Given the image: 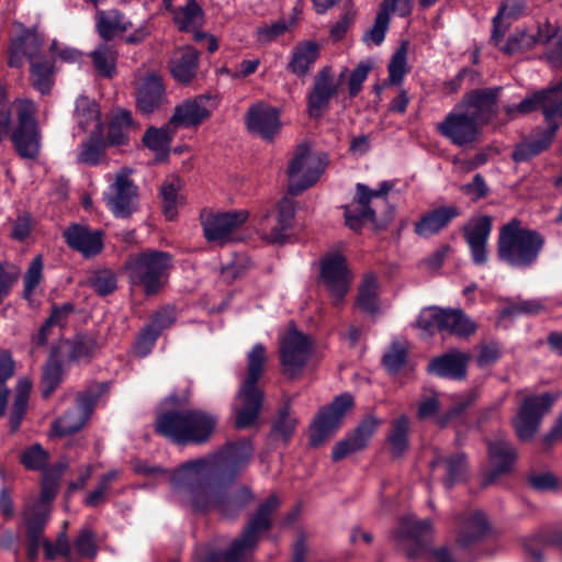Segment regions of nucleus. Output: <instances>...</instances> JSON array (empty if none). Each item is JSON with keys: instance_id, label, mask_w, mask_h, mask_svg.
Masks as SVG:
<instances>
[{"instance_id": "obj_1", "label": "nucleus", "mask_w": 562, "mask_h": 562, "mask_svg": "<svg viewBox=\"0 0 562 562\" xmlns=\"http://www.w3.org/2000/svg\"><path fill=\"white\" fill-rule=\"evenodd\" d=\"M544 243L539 232L524 227L518 218H512L499 228L497 256L510 267L529 268L537 262Z\"/></svg>"}, {"instance_id": "obj_2", "label": "nucleus", "mask_w": 562, "mask_h": 562, "mask_svg": "<svg viewBox=\"0 0 562 562\" xmlns=\"http://www.w3.org/2000/svg\"><path fill=\"white\" fill-rule=\"evenodd\" d=\"M268 360L267 348L258 342L247 352L246 372L241 379L237 394L240 406L235 407V427L244 429L250 427L257 419L263 393L258 386Z\"/></svg>"}, {"instance_id": "obj_3", "label": "nucleus", "mask_w": 562, "mask_h": 562, "mask_svg": "<svg viewBox=\"0 0 562 562\" xmlns=\"http://www.w3.org/2000/svg\"><path fill=\"white\" fill-rule=\"evenodd\" d=\"M124 268L133 285L142 286L146 295H154L168 280L172 256L164 251L146 250L131 256Z\"/></svg>"}, {"instance_id": "obj_4", "label": "nucleus", "mask_w": 562, "mask_h": 562, "mask_svg": "<svg viewBox=\"0 0 562 562\" xmlns=\"http://www.w3.org/2000/svg\"><path fill=\"white\" fill-rule=\"evenodd\" d=\"M279 504L276 495L262 503L243 533L225 551L216 554V562H251L259 538L270 529L271 516Z\"/></svg>"}, {"instance_id": "obj_5", "label": "nucleus", "mask_w": 562, "mask_h": 562, "mask_svg": "<svg viewBox=\"0 0 562 562\" xmlns=\"http://www.w3.org/2000/svg\"><path fill=\"white\" fill-rule=\"evenodd\" d=\"M392 186L384 181L379 189L358 183L353 201L345 207L346 225L352 231H359L363 223L375 222L376 216L389 214L387 194Z\"/></svg>"}, {"instance_id": "obj_6", "label": "nucleus", "mask_w": 562, "mask_h": 562, "mask_svg": "<svg viewBox=\"0 0 562 562\" xmlns=\"http://www.w3.org/2000/svg\"><path fill=\"white\" fill-rule=\"evenodd\" d=\"M252 498L249 488L243 487L236 495L228 496L220 482H209L194 487L192 506L199 512L217 510L224 517L237 515Z\"/></svg>"}, {"instance_id": "obj_7", "label": "nucleus", "mask_w": 562, "mask_h": 562, "mask_svg": "<svg viewBox=\"0 0 562 562\" xmlns=\"http://www.w3.org/2000/svg\"><path fill=\"white\" fill-rule=\"evenodd\" d=\"M327 167V157L312 151L306 145L297 146L288 168V190L292 195L314 186Z\"/></svg>"}, {"instance_id": "obj_8", "label": "nucleus", "mask_w": 562, "mask_h": 562, "mask_svg": "<svg viewBox=\"0 0 562 562\" xmlns=\"http://www.w3.org/2000/svg\"><path fill=\"white\" fill-rule=\"evenodd\" d=\"M346 78L347 67L338 76L328 66L318 70L307 94L306 110L310 117L318 120L327 112L330 101L339 94Z\"/></svg>"}, {"instance_id": "obj_9", "label": "nucleus", "mask_w": 562, "mask_h": 562, "mask_svg": "<svg viewBox=\"0 0 562 562\" xmlns=\"http://www.w3.org/2000/svg\"><path fill=\"white\" fill-rule=\"evenodd\" d=\"M295 216L294 201L282 198L273 211L261 214L257 223V233L268 244H282L290 236Z\"/></svg>"}, {"instance_id": "obj_10", "label": "nucleus", "mask_w": 562, "mask_h": 562, "mask_svg": "<svg viewBox=\"0 0 562 562\" xmlns=\"http://www.w3.org/2000/svg\"><path fill=\"white\" fill-rule=\"evenodd\" d=\"M537 109L542 110L548 126L559 125L555 120H562V82L525 98L517 105H505L504 112L508 120H514Z\"/></svg>"}, {"instance_id": "obj_11", "label": "nucleus", "mask_w": 562, "mask_h": 562, "mask_svg": "<svg viewBox=\"0 0 562 562\" xmlns=\"http://www.w3.org/2000/svg\"><path fill=\"white\" fill-rule=\"evenodd\" d=\"M312 341L308 336L300 333L294 327L289 328L280 337L279 357L283 374L296 378L306 366L311 352Z\"/></svg>"}, {"instance_id": "obj_12", "label": "nucleus", "mask_w": 562, "mask_h": 562, "mask_svg": "<svg viewBox=\"0 0 562 562\" xmlns=\"http://www.w3.org/2000/svg\"><path fill=\"white\" fill-rule=\"evenodd\" d=\"M559 398V394L544 392L527 396L519 406L514 419V428L520 440H530L538 430L542 417L548 414Z\"/></svg>"}, {"instance_id": "obj_13", "label": "nucleus", "mask_w": 562, "mask_h": 562, "mask_svg": "<svg viewBox=\"0 0 562 562\" xmlns=\"http://www.w3.org/2000/svg\"><path fill=\"white\" fill-rule=\"evenodd\" d=\"M133 87L136 108L144 115L153 114L169 103L162 77L156 71H137Z\"/></svg>"}, {"instance_id": "obj_14", "label": "nucleus", "mask_w": 562, "mask_h": 562, "mask_svg": "<svg viewBox=\"0 0 562 562\" xmlns=\"http://www.w3.org/2000/svg\"><path fill=\"white\" fill-rule=\"evenodd\" d=\"M217 425L215 415L202 409L178 412V445L207 442Z\"/></svg>"}, {"instance_id": "obj_15", "label": "nucleus", "mask_w": 562, "mask_h": 562, "mask_svg": "<svg viewBox=\"0 0 562 562\" xmlns=\"http://www.w3.org/2000/svg\"><path fill=\"white\" fill-rule=\"evenodd\" d=\"M102 392V385H98L80 393L77 396L76 405L54 422V434L64 437L80 430L90 418Z\"/></svg>"}, {"instance_id": "obj_16", "label": "nucleus", "mask_w": 562, "mask_h": 562, "mask_svg": "<svg viewBox=\"0 0 562 562\" xmlns=\"http://www.w3.org/2000/svg\"><path fill=\"white\" fill-rule=\"evenodd\" d=\"M353 404L350 394L337 396L328 406L319 409L310 428V443L313 447L322 446L339 428L347 409Z\"/></svg>"}, {"instance_id": "obj_17", "label": "nucleus", "mask_w": 562, "mask_h": 562, "mask_svg": "<svg viewBox=\"0 0 562 562\" xmlns=\"http://www.w3.org/2000/svg\"><path fill=\"white\" fill-rule=\"evenodd\" d=\"M254 453L250 439L229 441L214 456L213 464L217 468L221 481H232L245 469Z\"/></svg>"}, {"instance_id": "obj_18", "label": "nucleus", "mask_w": 562, "mask_h": 562, "mask_svg": "<svg viewBox=\"0 0 562 562\" xmlns=\"http://www.w3.org/2000/svg\"><path fill=\"white\" fill-rule=\"evenodd\" d=\"M481 126L471 119L467 112L457 104L445 116L443 121L437 124V132L456 146H467L479 140Z\"/></svg>"}, {"instance_id": "obj_19", "label": "nucleus", "mask_w": 562, "mask_h": 562, "mask_svg": "<svg viewBox=\"0 0 562 562\" xmlns=\"http://www.w3.org/2000/svg\"><path fill=\"white\" fill-rule=\"evenodd\" d=\"M247 211L209 212L201 215L204 236L209 241L224 245L233 238V233L248 218Z\"/></svg>"}, {"instance_id": "obj_20", "label": "nucleus", "mask_w": 562, "mask_h": 562, "mask_svg": "<svg viewBox=\"0 0 562 562\" xmlns=\"http://www.w3.org/2000/svg\"><path fill=\"white\" fill-rule=\"evenodd\" d=\"M492 228L493 217L486 214L472 216L462 227V236L476 266H484L488 260V238Z\"/></svg>"}, {"instance_id": "obj_21", "label": "nucleus", "mask_w": 562, "mask_h": 562, "mask_svg": "<svg viewBox=\"0 0 562 562\" xmlns=\"http://www.w3.org/2000/svg\"><path fill=\"white\" fill-rule=\"evenodd\" d=\"M499 91L501 88L474 89L465 93L457 105L482 128L497 114Z\"/></svg>"}, {"instance_id": "obj_22", "label": "nucleus", "mask_w": 562, "mask_h": 562, "mask_svg": "<svg viewBox=\"0 0 562 562\" xmlns=\"http://www.w3.org/2000/svg\"><path fill=\"white\" fill-rule=\"evenodd\" d=\"M321 277L330 293L333 304L338 306L349 291L351 282L345 258L340 255L326 257L322 262Z\"/></svg>"}, {"instance_id": "obj_23", "label": "nucleus", "mask_w": 562, "mask_h": 562, "mask_svg": "<svg viewBox=\"0 0 562 562\" xmlns=\"http://www.w3.org/2000/svg\"><path fill=\"white\" fill-rule=\"evenodd\" d=\"M109 209L116 217H127L136 209L137 187L128 177V172L122 170L115 177L110 187V192L104 194Z\"/></svg>"}, {"instance_id": "obj_24", "label": "nucleus", "mask_w": 562, "mask_h": 562, "mask_svg": "<svg viewBox=\"0 0 562 562\" xmlns=\"http://www.w3.org/2000/svg\"><path fill=\"white\" fill-rule=\"evenodd\" d=\"M487 452L492 469L486 475L485 484L494 482L498 475L509 473L517 458L515 448L503 437L487 441Z\"/></svg>"}, {"instance_id": "obj_25", "label": "nucleus", "mask_w": 562, "mask_h": 562, "mask_svg": "<svg viewBox=\"0 0 562 562\" xmlns=\"http://www.w3.org/2000/svg\"><path fill=\"white\" fill-rule=\"evenodd\" d=\"M40 44L36 37L25 41L23 54L31 63V79L33 87L45 94L50 91L53 85V64L49 59L38 56Z\"/></svg>"}, {"instance_id": "obj_26", "label": "nucleus", "mask_w": 562, "mask_h": 562, "mask_svg": "<svg viewBox=\"0 0 562 562\" xmlns=\"http://www.w3.org/2000/svg\"><path fill=\"white\" fill-rule=\"evenodd\" d=\"M379 425L380 422L374 417L364 419L351 435L335 445L331 452L333 460L339 461L367 448Z\"/></svg>"}, {"instance_id": "obj_27", "label": "nucleus", "mask_w": 562, "mask_h": 562, "mask_svg": "<svg viewBox=\"0 0 562 562\" xmlns=\"http://www.w3.org/2000/svg\"><path fill=\"white\" fill-rule=\"evenodd\" d=\"M460 215L459 207L454 205L439 206L424 213L414 224V232L422 238H429L447 228Z\"/></svg>"}, {"instance_id": "obj_28", "label": "nucleus", "mask_w": 562, "mask_h": 562, "mask_svg": "<svg viewBox=\"0 0 562 562\" xmlns=\"http://www.w3.org/2000/svg\"><path fill=\"white\" fill-rule=\"evenodd\" d=\"M64 237L67 245L79 251L85 258L99 255L103 249L102 233L91 232L87 227L74 224L65 229Z\"/></svg>"}, {"instance_id": "obj_29", "label": "nucleus", "mask_w": 562, "mask_h": 562, "mask_svg": "<svg viewBox=\"0 0 562 562\" xmlns=\"http://www.w3.org/2000/svg\"><path fill=\"white\" fill-rule=\"evenodd\" d=\"M246 122L251 133L258 134L265 139H271L280 128L278 110L263 103L249 108Z\"/></svg>"}, {"instance_id": "obj_30", "label": "nucleus", "mask_w": 562, "mask_h": 562, "mask_svg": "<svg viewBox=\"0 0 562 562\" xmlns=\"http://www.w3.org/2000/svg\"><path fill=\"white\" fill-rule=\"evenodd\" d=\"M432 533V525L428 519H417L414 516H406L402 518L396 537L401 541H412L417 548L414 550L407 549V555L411 559H416L424 550L427 539Z\"/></svg>"}, {"instance_id": "obj_31", "label": "nucleus", "mask_w": 562, "mask_h": 562, "mask_svg": "<svg viewBox=\"0 0 562 562\" xmlns=\"http://www.w3.org/2000/svg\"><path fill=\"white\" fill-rule=\"evenodd\" d=\"M471 360L469 352L451 350L428 363V371L441 378L462 380L467 376L468 363Z\"/></svg>"}, {"instance_id": "obj_32", "label": "nucleus", "mask_w": 562, "mask_h": 562, "mask_svg": "<svg viewBox=\"0 0 562 562\" xmlns=\"http://www.w3.org/2000/svg\"><path fill=\"white\" fill-rule=\"evenodd\" d=\"M131 26V21L117 9L98 10L95 13L97 32L105 42L112 41Z\"/></svg>"}, {"instance_id": "obj_33", "label": "nucleus", "mask_w": 562, "mask_h": 562, "mask_svg": "<svg viewBox=\"0 0 562 562\" xmlns=\"http://www.w3.org/2000/svg\"><path fill=\"white\" fill-rule=\"evenodd\" d=\"M204 24V11L196 0H187L186 4L178 9V29L183 32H192L195 42H202L206 33L201 29Z\"/></svg>"}, {"instance_id": "obj_34", "label": "nucleus", "mask_w": 562, "mask_h": 562, "mask_svg": "<svg viewBox=\"0 0 562 562\" xmlns=\"http://www.w3.org/2000/svg\"><path fill=\"white\" fill-rule=\"evenodd\" d=\"M558 127L559 125L548 126L537 138H530L519 143L512 154L513 159L516 162L527 161L548 149Z\"/></svg>"}, {"instance_id": "obj_35", "label": "nucleus", "mask_w": 562, "mask_h": 562, "mask_svg": "<svg viewBox=\"0 0 562 562\" xmlns=\"http://www.w3.org/2000/svg\"><path fill=\"white\" fill-rule=\"evenodd\" d=\"M432 468H443L446 475L443 477V484L447 488H451L456 483L464 480L468 462L465 454L453 453L450 456H437L431 461Z\"/></svg>"}, {"instance_id": "obj_36", "label": "nucleus", "mask_w": 562, "mask_h": 562, "mask_svg": "<svg viewBox=\"0 0 562 562\" xmlns=\"http://www.w3.org/2000/svg\"><path fill=\"white\" fill-rule=\"evenodd\" d=\"M441 328L442 331L467 339L476 331L477 325L462 310L445 308Z\"/></svg>"}, {"instance_id": "obj_37", "label": "nucleus", "mask_w": 562, "mask_h": 562, "mask_svg": "<svg viewBox=\"0 0 562 562\" xmlns=\"http://www.w3.org/2000/svg\"><path fill=\"white\" fill-rule=\"evenodd\" d=\"M319 55V47L313 42L296 45L291 54L288 69L297 77L305 76Z\"/></svg>"}, {"instance_id": "obj_38", "label": "nucleus", "mask_w": 562, "mask_h": 562, "mask_svg": "<svg viewBox=\"0 0 562 562\" xmlns=\"http://www.w3.org/2000/svg\"><path fill=\"white\" fill-rule=\"evenodd\" d=\"M11 140L22 158L36 159L38 157L41 150L40 128L15 127Z\"/></svg>"}, {"instance_id": "obj_39", "label": "nucleus", "mask_w": 562, "mask_h": 562, "mask_svg": "<svg viewBox=\"0 0 562 562\" xmlns=\"http://www.w3.org/2000/svg\"><path fill=\"white\" fill-rule=\"evenodd\" d=\"M206 102L207 98L198 97L178 105V126L187 128L198 127L210 116Z\"/></svg>"}, {"instance_id": "obj_40", "label": "nucleus", "mask_w": 562, "mask_h": 562, "mask_svg": "<svg viewBox=\"0 0 562 562\" xmlns=\"http://www.w3.org/2000/svg\"><path fill=\"white\" fill-rule=\"evenodd\" d=\"M171 142L172 135L170 134L169 125L162 127L150 126L143 135L144 145L155 153V160L157 162L168 159Z\"/></svg>"}, {"instance_id": "obj_41", "label": "nucleus", "mask_w": 562, "mask_h": 562, "mask_svg": "<svg viewBox=\"0 0 562 562\" xmlns=\"http://www.w3.org/2000/svg\"><path fill=\"white\" fill-rule=\"evenodd\" d=\"M169 324L170 321H165L162 315H157L149 325L145 326L134 342L133 351L135 356L139 358L148 356L151 352L161 329Z\"/></svg>"}, {"instance_id": "obj_42", "label": "nucleus", "mask_w": 562, "mask_h": 562, "mask_svg": "<svg viewBox=\"0 0 562 562\" xmlns=\"http://www.w3.org/2000/svg\"><path fill=\"white\" fill-rule=\"evenodd\" d=\"M486 529V520L482 513H475L468 518L458 521L457 542L461 547H468L479 540Z\"/></svg>"}, {"instance_id": "obj_43", "label": "nucleus", "mask_w": 562, "mask_h": 562, "mask_svg": "<svg viewBox=\"0 0 562 562\" xmlns=\"http://www.w3.org/2000/svg\"><path fill=\"white\" fill-rule=\"evenodd\" d=\"M156 431L176 442V395L170 394L159 405L156 417Z\"/></svg>"}, {"instance_id": "obj_44", "label": "nucleus", "mask_w": 562, "mask_h": 562, "mask_svg": "<svg viewBox=\"0 0 562 562\" xmlns=\"http://www.w3.org/2000/svg\"><path fill=\"white\" fill-rule=\"evenodd\" d=\"M137 128L132 112L130 110L120 109L113 115L110 125L108 139L112 145H123L128 140V134L132 130Z\"/></svg>"}, {"instance_id": "obj_45", "label": "nucleus", "mask_w": 562, "mask_h": 562, "mask_svg": "<svg viewBox=\"0 0 562 562\" xmlns=\"http://www.w3.org/2000/svg\"><path fill=\"white\" fill-rule=\"evenodd\" d=\"M63 366L57 348H53L47 362L43 368L42 396L48 398L63 381Z\"/></svg>"}, {"instance_id": "obj_46", "label": "nucleus", "mask_w": 562, "mask_h": 562, "mask_svg": "<svg viewBox=\"0 0 562 562\" xmlns=\"http://www.w3.org/2000/svg\"><path fill=\"white\" fill-rule=\"evenodd\" d=\"M117 50L106 43L99 45L90 53L93 67L103 78H113L116 74Z\"/></svg>"}, {"instance_id": "obj_47", "label": "nucleus", "mask_w": 562, "mask_h": 562, "mask_svg": "<svg viewBox=\"0 0 562 562\" xmlns=\"http://www.w3.org/2000/svg\"><path fill=\"white\" fill-rule=\"evenodd\" d=\"M477 396L479 394L475 390H469L461 394L452 395L451 407L443 415L438 417L437 423L441 427H446L449 424L461 419L465 411L475 403Z\"/></svg>"}, {"instance_id": "obj_48", "label": "nucleus", "mask_w": 562, "mask_h": 562, "mask_svg": "<svg viewBox=\"0 0 562 562\" xmlns=\"http://www.w3.org/2000/svg\"><path fill=\"white\" fill-rule=\"evenodd\" d=\"M49 507L44 504H32L25 507L23 520L27 537H43L45 526L49 519Z\"/></svg>"}, {"instance_id": "obj_49", "label": "nucleus", "mask_w": 562, "mask_h": 562, "mask_svg": "<svg viewBox=\"0 0 562 562\" xmlns=\"http://www.w3.org/2000/svg\"><path fill=\"white\" fill-rule=\"evenodd\" d=\"M357 305L367 313H375L379 308V291L376 278L366 274L359 285Z\"/></svg>"}, {"instance_id": "obj_50", "label": "nucleus", "mask_w": 562, "mask_h": 562, "mask_svg": "<svg viewBox=\"0 0 562 562\" xmlns=\"http://www.w3.org/2000/svg\"><path fill=\"white\" fill-rule=\"evenodd\" d=\"M199 68V53L191 46L181 48L178 58V83L189 86L196 78Z\"/></svg>"}, {"instance_id": "obj_51", "label": "nucleus", "mask_w": 562, "mask_h": 562, "mask_svg": "<svg viewBox=\"0 0 562 562\" xmlns=\"http://www.w3.org/2000/svg\"><path fill=\"white\" fill-rule=\"evenodd\" d=\"M121 473V470L112 469L102 474L95 487L87 494L83 504L88 507H98L105 503L108 501V494L111 490L112 483L119 480Z\"/></svg>"}, {"instance_id": "obj_52", "label": "nucleus", "mask_w": 562, "mask_h": 562, "mask_svg": "<svg viewBox=\"0 0 562 562\" xmlns=\"http://www.w3.org/2000/svg\"><path fill=\"white\" fill-rule=\"evenodd\" d=\"M100 350L95 336L78 335L70 342L69 361H90Z\"/></svg>"}, {"instance_id": "obj_53", "label": "nucleus", "mask_w": 562, "mask_h": 562, "mask_svg": "<svg viewBox=\"0 0 562 562\" xmlns=\"http://www.w3.org/2000/svg\"><path fill=\"white\" fill-rule=\"evenodd\" d=\"M544 312H547V306L542 299H518L502 310V316H536Z\"/></svg>"}, {"instance_id": "obj_54", "label": "nucleus", "mask_w": 562, "mask_h": 562, "mask_svg": "<svg viewBox=\"0 0 562 562\" xmlns=\"http://www.w3.org/2000/svg\"><path fill=\"white\" fill-rule=\"evenodd\" d=\"M32 384L29 380H21L18 384L14 403L10 415V426L15 431L26 412Z\"/></svg>"}, {"instance_id": "obj_55", "label": "nucleus", "mask_w": 562, "mask_h": 562, "mask_svg": "<svg viewBox=\"0 0 562 562\" xmlns=\"http://www.w3.org/2000/svg\"><path fill=\"white\" fill-rule=\"evenodd\" d=\"M409 422L406 416H401L393 423L391 434L387 438L392 453L394 456L403 454L408 448Z\"/></svg>"}, {"instance_id": "obj_56", "label": "nucleus", "mask_w": 562, "mask_h": 562, "mask_svg": "<svg viewBox=\"0 0 562 562\" xmlns=\"http://www.w3.org/2000/svg\"><path fill=\"white\" fill-rule=\"evenodd\" d=\"M48 458V452L40 443H34L21 452L20 463L26 470L43 471L47 467Z\"/></svg>"}, {"instance_id": "obj_57", "label": "nucleus", "mask_w": 562, "mask_h": 562, "mask_svg": "<svg viewBox=\"0 0 562 562\" xmlns=\"http://www.w3.org/2000/svg\"><path fill=\"white\" fill-rule=\"evenodd\" d=\"M75 117L82 131H86L91 123L99 121L97 104L87 97H79L76 101Z\"/></svg>"}, {"instance_id": "obj_58", "label": "nucleus", "mask_w": 562, "mask_h": 562, "mask_svg": "<svg viewBox=\"0 0 562 562\" xmlns=\"http://www.w3.org/2000/svg\"><path fill=\"white\" fill-rule=\"evenodd\" d=\"M89 286L99 295L105 296L117 288V279L112 270L104 269L93 273L88 280Z\"/></svg>"}, {"instance_id": "obj_59", "label": "nucleus", "mask_w": 562, "mask_h": 562, "mask_svg": "<svg viewBox=\"0 0 562 562\" xmlns=\"http://www.w3.org/2000/svg\"><path fill=\"white\" fill-rule=\"evenodd\" d=\"M526 3L525 0H506L501 9L498 14L493 20V31L491 41L494 43V45L498 46L502 40V33L499 32V29L497 26V22L502 16L506 18H517L525 10Z\"/></svg>"}, {"instance_id": "obj_60", "label": "nucleus", "mask_w": 562, "mask_h": 562, "mask_svg": "<svg viewBox=\"0 0 562 562\" xmlns=\"http://www.w3.org/2000/svg\"><path fill=\"white\" fill-rule=\"evenodd\" d=\"M407 72V43H402L389 64V80L392 85H400Z\"/></svg>"}, {"instance_id": "obj_61", "label": "nucleus", "mask_w": 562, "mask_h": 562, "mask_svg": "<svg viewBox=\"0 0 562 562\" xmlns=\"http://www.w3.org/2000/svg\"><path fill=\"white\" fill-rule=\"evenodd\" d=\"M445 308L428 307L420 312L416 325L418 328L427 334H432L435 330L442 331Z\"/></svg>"}, {"instance_id": "obj_62", "label": "nucleus", "mask_w": 562, "mask_h": 562, "mask_svg": "<svg viewBox=\"0 0 562 562\" xmlns=\"http://www.w3.org/2000/svg\"><path fill=\"white\" fill-rule=\"evenodd\" d=\"M407 347L403 342H393L383 356V364L390 373L398 372L405 364Z\"/></svg>"}, {"instance_id": "obj_63", "label": "nucleus", "mask_w": 562, "mask_h": 562, "mask_svg": "<svg viewBox=\"0 0 562 562\" xmlns=\"http://www.w3.org/2000/svg\"><path fill=\"white\" fill-rule=\"evenodd\" d=\"M372 66L369 63H360L350 72L347 70V90L349 98L357 97L362 90L363 82L368 79Z\"/></svg>"}, {"instance_id": "obj_64", "label": "nucleus", "mask_w": 562, "mask_h": 562, "mask_svg": "<svg viewBox=\"0 0 562 562\" xmlns=\"http://www.w3.org/2000/svg\"><path fill=\"white\" fill-rule=\"evenodd\" d=\"M34 226L35 222L32 215L27 212H23L12 222L10 238L23 243L30 237Z\"/></svg>"}]
</instances>
